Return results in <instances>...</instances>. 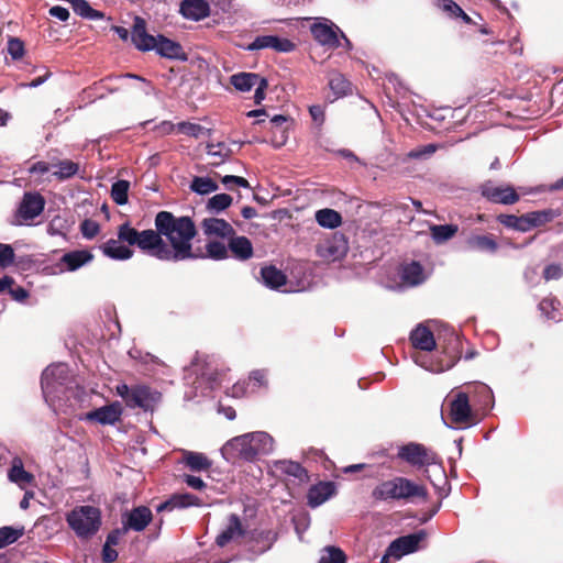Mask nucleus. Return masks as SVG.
I'll return each mask as SVG.
<instances>
[{"mask_svg":"<svg viewBox=\"0 0 563 563\" xmlns=\"http://www.w3.org/2000/svg\"><path fill=\"white\" fill-rule=\"evenodd\" d=\"M261 76L255 73H238L230 77V84L241 92L250 91L260 81Z\"/></svg>","mask_w":563,"mask_h":563,"instance_id":"nucleus-35","label":"nucleus"},{"mask_svg":"<svg viewBox=\"0 0 563 563\" xmlns=\"http://www.w3.org/2000/svg\"><path fill=\"white\" fill-rule=\"evenodd\" d=\"M336 493V487L333 482H319L312 485L307 494L308 505L311 508L321 506L329 500Z\"/></svg>","mask_w":563,"mask_h":563,"instance_id":"nucleus-20","label":"nucleus"},{"mask_svg":"<svg viewBox=\"0 0 563 563\" xmlns=\"http://www.w3.org/2000/svg\"><path fill=\"white\" fill-rule=\"evenodd\" d=\"M201 229L207 236L230 239L235 234L233 227L220 218H207L201 222Z\"/></svg>","mask_w":563,"mask_h":563,"instance_id":"nucleus-21","label":"nucleus"},{"mask_svg":"<svg viewBox=\"0 0 563 563\" xmlns=\"http://www.w3.org/2000/svg\"><path fill=\"white\" fill-rule=\"evenodd\" d=\"M309 113L317 124H322L324 122V109L320 104H313L309 107Z\"/></svg>","mask_w":563,"mask_h":563,"instance_id":"nucleus-62","label":"nucleus"},{"mask_svg":"<svg viewBox=\"0 0 563 563\" xmlns=\"http://www.w3.org/2000/svg\"><path fill=\"white\" fill-rule=\"evenodd\" d=\"M152 518L153 515L148 507H135L123 518V530H133L136 532H141L150 525Z\"/></svg>","mask_w":563,"mask_h":563,"instance_id":"nucleus-17","label":"nucleus"},{"mask_svg":"<svg viewBox=\"0 0 563 563\" xmlns=\"http://www.w3.org/2000/svg\"><path fill=\"white\" fill-rule=\"evenodd\" d=\"M560 306L561 303L556 298H544L539 303V309L548 319L560 321L563 318Z\"/></svg>","mask_w":563,"mask_h":563,"instance_id":"nucleus-42","label":"nucleus"},{"mask_svg":"<svg viewBox=\"0 0 563 563\" xmlns=\"http://www.w3.org/2000/svg\"><path fill=\"white\" fill-rule=\"evenodd\" d=\"M317 223L324 229H336L342 224V216L330 208L320 209L316 212Z\"/></svg>","mask_w":563,"mask_h":563,"instance_id":"nucleus-37","label":"nucleus"},{"mask_svg":"<svg viewBox=\"0 0 563 563\" xmlns=\"http://www.w3.org/2000/svg\"><path fill=\"white\" fill-rule=\"evenodd\" d=\"M399 274L401 282L410 287L419 286L427 279L422 265L416 261L402 265Z\"/></svg>","mask_w":563,"mask_h":563,"instance_id":"nucleus-28","label":"nucleus"},{"mask_svg":"<svg viewBox=\"0 0 563 563\" xmlns=\"http://www.w3.org/2000/svg\"><path fill=\"white\" fill-rule=\"evenodd\" d=\"M92 258L93 255L89 251L76 250L65 253L60 258V263L66 265L67 271L74 272L91 262Z\"/></svg>","mask_w":563,"mask_h":563,"instance_id":"nucleus-33","label":"nucleus"},{"mask_svg":"<svg viewBox=\"0 0 563 563\" xmlns=\"http://www.w3.org/2000/svg\"><path fill=\"white\" fill-rule=\"evenodd\" d=\"M318 563H346L345 553L338 547H325Z\"/></svg>","mask_w":563,"mask_h":563,"instance_id":"nucleus-46","label":"nucleus"},{"mask_svg":"<svg viewBox=\"0 0 563 563\" xmlns=\"http://www.w3.org/2000/svg\"><path fill=\"white\" fill-rule=\"evenodd\" d=\"M158 55L169 59H186L183 47L179 43L172 41L164 35H157L154 49Z\"/></svg>","mask_w":563,"mask_h":563,"instance_id":"nucleus-29","label":"nucleus"},{"mask_svg":"<svg viewBox=\"0 0 563 563\" xmlns=\"http://www.w3.org/2000/svg\"><path fill=\"white\" fill-rule=\"evenodd\" d=\"M459 228L455 224H434L430 228L431 238L437 244L444 243L452 239Z\"/></svg>","mask_w":563,"mask_h":563,"instance_id":"nucleus-41","label":"nucleus"},{"mask_svg":"<svg viewBox=\"0 0 563 563\" xmlns=\"http://www.w3.org/2000/svg\"><path fill=\"white\" fill-rule=\"evenodd\" d=\"M45 207V200L38 192H25L15 212L16 224H30Z\"/></svg>","mask_w":563,"mask_h":563,"instance_id":"nucleus-10","label":"nucleus"},{"mask_svg":"<svg viewBox=\"0 0 563 563\" xmlns=\"http://www.w3.org/2000/svg\"><path fill=\"white\" fill-rule=\"evenodd\" d=\"M177 129V124L170 121H162L155 126V131L161 135H169Z\"/></svg>","mask_w":563,"mask_h":563,"instance_id":"nucleus-64","label":"nucleus"},{"mask_svg":"<svg viewBox=\"0 0 563 563\" xmlns=\"http://www.w3.org/2000/svg\"><path fill=\"white\" fill-rule=\"evenodd\" d=\"M232 197L228 194H217L207 202V209L212 213H220L232 203Z\"/></svg>","mask_w":563,"mask_h":563,"instance_id":"nucleus-48","label":"nucleus"},{"mask_svg":"<svg viewBox=\"0 0 563 563\" xmlns=\"http://www.w3.org/2000/svg\"><path fill=\"white\" fill-rule=\"evenodd\" d=\"M206 505V501H203L200 497L190 494V493H181V494H174L169 499L162 503L157 507V511H172L174 509H185L188 507H202Z\"/></svg>","mask_w":563,"mask_h":563,"instance_id":"nucleus-18","label":"nucleus"},{"mask_svg":"<svg viewBox=\"0 0 563 563\" xmlns=\"http://www.w3.org/2000/svg\"><path fill=\"white\" fill-rule=\"evenodd\" d=\"M154 223L155 230L137 231L125 222L118 228L119 238L163 262L177 263L198 258L192 249L197 229L190 217H176L169 211H159Z\"/></svg>","mask_w":563,"mask_h":563,"instance_id":"nucleus-1","label":"nucleus"},{"mask_svg":"<svg viewBox=\"0 0 563 563\" xmlns=\"http://www.w3.org/2000/svg\"><path fill=\"white\" fill-rule=\"evenodd\" d=\"M275 466L282 473L295 477L300 483H306L309 479L308 472L298 462L282 460L277 461Z\"/></svg>","mask_w":563,"mask_h":563,"instance_id":"nucleus-34","label":"nucleus"},{"mask_svg":"<svg viewBox=\"0 0 563 563\" xmlns=\"http://www.w3.org/2000/svg\"><path fill=\"white\" fill-rule=\"evenodd\" d=\"M8 53L12 57V59L18 60L24 54V44L19 38H10L8 43Z\"/></svg>","mask_w":563,"mask_h":563,"instance_id":"nucleus-57","label":"nucleus"},{"mask_svg":"<svg viewBox=\"0 0 563 563\" xmlns=\"http://www.w3.org/2000/svg\"><path fill=\"white\" fill-rule=\"evenodd\" d=\"M474 393L478 396V402L482 409H488L493 406L494 395L492 389L483 383L473 386Z\"/></svg>","mask_w":563,"mask_h":563,"instance_id":"nucleus-51","label":"nucleus"},{"mask_svg":"<svg viewBox=\"0 0 563 563\" xmlns=\"http://www.w3.org/2000/svg\"><path fill=\"white\" fill-rule=\"evenodd\" d=\"M426 537L427 533L424 530L399 537L389 544L387 554L395 559H401L404 555L413 553L419 549L420 542L423 541Z\"/></svg>","mask_w":563,"mask_h":563,"instance_id":"nucleus-13","label":"nucleus"},{"mask_svg":"<svg viewBox=\"0 0 563 563\" xmlns=\"http://www.w3.org/2000/svg\"><path fill=\"white\" fill-rule=\"evenodd\" d=\"M244 533L245 530L242 526L240 517L236 514H231L228 517L227 527L216 538V543L218 547L223 548L231 541H234L238 538L243 537Z\"/></svg>","mask_w":563,"mask_h":563,"instance_id":"nucleus-22","label":"nucleus"},{"mask_svg":"<svg viewBox=\"0 0 563 563\" xmlns=\"http://www.w3.org/2000/svg\"><path fill=\"white\" fill-rule=\"evenodd\" d=\"M440 7L443 11L448 12L450 16L462 18L465 22H470V16L462 10V8L453 0H441Z\"/></svg>","mask_w":563,"mask_h":563,"instance_id":"nucleus-53","label":"nucleus"},{"mask_svg":"<svg viewBox=\"0 0 563 563\" xmlns=\"http://www.w3.org/2000/svg\"><path fill=\"white\" fill-rule=\"evenodd\" d=\"M183 481L188 487L195 490H203L207 487V484L199 476L184 474Z\"/></svg>","mask_w":563,"mask_h":563,"instance_id":"nucleus-59","label":"nucleus"},{"mask_svg":"<svg viewBox=\"0 0 563 563\" xmlns=\"http://www.w3.org/2000/svg\"><path fill=\"white\" fill-rule=\"evenodd\" d=\"M437 147L433 144L424 145L420 148L412 150L408 153V157L413 159H423L427 157H430L434 152Z\"/></svg>","mask_w":563,"mask_h":563,"instance_id":"nucleus-58","label":"nucleus"},{"mask_svg":"<svg viewBox=\"0 0 563 563\" xmlns=\"http://www.w3.org/2000/svg\"><path fill=\"white\" fill-rule=\"evenodd\" d=\"M207 153L210 156L218 157L219 162H217L216 165H219L230 157L231 150L223 142L217 144L209 143L207 145Z\"/></svg>","mask_w":563,"mask_h":563,"instance_id":"nucleus-52","label":"nucleus"},{"mask_svg":"<svg viewBox=\"0 0 563 563\" xmlns=\"http://www.w3.org/2000/svg\"><path fill=\"white\" fill-rule=\"evenodd\" d=\"M218 188V184L210 177L196 176L190 184V189L198 195H208L217 191Z\"/></svg>","mask_w":563,"mask_h":563,"instance_id":"nucleus-43","label":"nucleus"},{"mask_svg":"<svg viewBox=\"0 0 563 563\" xmlns=\"http://www.w3.org/2000/svg\"><path fill=\"white\" fill-rule=\"evenodd\" d=\"M409 340L415 349L423 352H431L438 346L432 331L422 323L411 330Z\"/></svg>","mask_w":563,"mask_h":563,"instance_id":"nucleus-19","label":"nucleus"},{"mask_svg":"<svg viewBox=\"0 0 563 563\" xmlns=\"http://www.w3.org/2000/svg\"><path fill=\"white\" fill-rule=\"evenodd\" d=\"M555 213L551 209L538 210L527 212L522 216L501 213L497 216V221L506 227L518 232H528L534 228L544 225L552 221Z\"/></svg>","mask_w":563,"mask_h":563,"instance_id":"nucleus-6","label":"nucleus"},{"mask_svg":"<svg viewBox=\"0 0 563 563\" xmlns=\"http://www.w3.org/2000/svg\"><path fill=\"white\" fill-rule=\"evenodd\" d=\"M349 251L347 241L342 233H334L330 239L324 240L317 246L319 257L335 262L343 258Z\"/></svg>","mask_w":563,"mask_h":563,"instance_id":"nucleus-12","label":"nucleus"},{"mask_svg":"<svg viewBox=\"0 0 563 563\" xmlns=\"http://www.w3.org/2000/svg\"><path fill=\"white\" fill-rule=\"evenodd\" d=\"M264 48H272L278 53H290L296 48V45L290 40L277 35H260L246 47L247 51H260Z\"/></svg>","mask_w":563,"mask_h":563,"instance_id":"nucleus-15","label":"nucleus"},{"mask_svg":"<svg viewBox=\"0 0 563 563\" xmlns=\"http://www.w3.org/2000/svg\"><path fill=\"white\" fill-rule=\"evenodd\" d=\"M15 254L10 244L0 243V267L7 268L14 263Z\"/></svg>","mask_w":563,"mask_h":563,"instance_id":"nucleus-54","label":"nucleus"},{"mask_svg":"<svg viewBox=\"0 0 563 563\" xmlns=\"http://www.w3.org/2000/svg\"><path fill=\"white\" fill-rule=\"evenodd\" d=\"M57 169L53 173V175L60 180L68 179L75 176L79 170V165L70 159L59 161L54 165Z\"/></svg>","mask_w":563,"mask_h":563,"instance_id":"nucleus-44","label":"nucleus"},{"mask_svg":"<svg viewBox=\"0 0 563 563\" xmlns=\"http://www.w3.org/2000/svg\"><path fill=\"white\" fill-rule=\"evenodd\" d=\"M428 490L423 485L404 477L395 476L377 484L372 490L376 501H410L413 498L427 499Z\"/></svg>","mask_w":563,"mask_h":563,"instance_id":"nucleus-3","label":"nucleus"},{"mask_svg":"<svg viewBox=\"0 0 563 563\" xmlns=\"http://www.w3.org/2000/svg\"><path fill=\"white\" fill-rule=\"evenodd\" d=\"M563 275V268L559 264H550L543 271L545 280L559 279Z\"/></svg>","mask_w":563,"mask_h":563,"instance_id":"nucleus-60","label":"nucleus"},{"mask_svg":"<svg viewBox=\"0 0 563 563\" xmlns=\"http://www.w3.org/2000/svg\"><path fill=\"white\" fill-rule=\"evenodd\" d=\"M66 521L78 538L90 539L101 527V511L89 505L76 506L68 512Z\"/></svg>","mask_w":563,"mask_h":563,"instance_id":"nucleus-4","label":"nucleus"},{"mask_svg":"<svg viewBox=\"0 0 563 563\" xmlns=\"http://www.w3.org/2000/svg\"><path fill=\"white\" fill-rule=\"evenodd\" d=\"M206 253H197L198 258H210L213 261H222L229 257V249L221 241L211 240L206 243Z\"/></svg>","mask_w":563,"mask_h":563,"instance_id":"nucleus-36","label":"nucleus"},{"mask_svg":"<svg viewBox=\"0 0 563 563\" xmlns=\"http://www.w3.org/2000/svg\"><path fill=\"white\" fill-rule=\"evenodd\" d=\"M468 251L494 254L498 250V243L492 234H471L465 240Z\"/></svg>","mask_w":563,"mask_h":563,"instance_id":"nucleus-26","label":"nucleus"},{"mask_svg":"<svg viewBox=\"0 0 563 563\" xmlns=\"http://www.w3.org/2000/svg\"><path fill=\"white\" fill-rule=\"evenodd\" d=\"M274 439L264 431L250 432L229 440L222 448L225 460L240 459L252 462L260 455L273 452Z\"/></svg>","mask_w":563,"mask_h":563,"instance_id":"nucleus-2","label":"nucleus"},{"mask_svg":"<svg viewBox=\"0 0 563 563\" xmlns=\"http://www.w3.org/2000/svg\"><path fill=\"white\" fill-rule=\"evenodd\" d=\"M131 246L125 241L110 239L100 245V250L104 256L115 260V261H126L133 256V251L129 247Z\"/></svg>","mask_w":563,"mask_h":563,"instance_id":"nucleus-24","label":"nucleus"},{"mask_svg":"<svg viewBox=\"0 0 563 563\" xmlns=\"http://www.w3.org/2000/svg\"><path fill=\"white\" fill-rule=\"evenodd\" d=\"M278 538L277 532L274 530H261L254 536V548L257 549L258 553L268 551Z\"/></svg>","mask_w":563,"mask_h":563,"instance_id":"nucleus-40","label":"nucleus"},{"mask_svg":"<svg viewBox=\"0 0 563 563\" xmlns=\"http://www.w3.org/2000/svg\"><path fill=\"white\" fill-rule=\"evenodd\" d=\"M80 232L84 238L91 240L100 232V225L95 220L85 219L80 223Z\"/></svg>","mask_w":563,"mask_h":563,"instance_id":"nucleus-55","label":"nucleus"},{"mask_svg":"<svg viewBox=\"0 0 563 563\" xmlns=\"http://www.w3.org/2000/svg\"><path fill=\"white\" fill-rule=\"evenodd\" d=\"M24 533V528L4 526L0 528V549L18 541Z\"/></svg>","mask_w":563,"mask_h":563,"instance_id":"nucleus-47","label":"nucleus"},{"mask_svg":"<svg viewBox=\"0 0 563 563\" xmlns=\"http://www.w3.org/2000/svg\"><path fill=\"white\" fill-rule=\"evenodd\" d=\"M123 409L119 401L97 408L86 413L85 419L102 426L114 424L122 416Z\"/></svg>","mask_w":563,"mask_h":563,"instance_id":"nucleus-16","label":"nucleus"},{"mask_svg":"<svg viewBox=\"0 0 563 563\" xmlns=\"http://www.w3.org/2000/svg\"><path fill=\"white\" fill-rule=\"evenodd\" d=\"M229 253L239 261H246L253 256V245L246 236H236L235 234L229 239Z\"/></svg>","mask_w":563,"mask_h":563,"instance_id":"nucleus-32","label":"nucleus"},{"mask_svg":"<svg viewBox=\"0 0 563 563\" xmlns=\"http://www.w3.org/2000/svg\"><path fill=\"white\" fill-rule=\"evenodd\" d=\"M254 87H255L254 102L256 104H260L265 99V90L268 87V81L266 78L261 77L260 81Z\"/></svg>","mask_w":563,"mask_h":563,"instance_id":"nucleus-61","label":"nucleus"},{"mask_svg":"<svg viewBox=\"0 0 563 563\" xmlns=\"http://www.w3.org/2000/svg\"><path fill=\"white\" fill-rule=\"evenodd\" d=\"M450 417L454 423H467L471 417L470 399L466 393H459L450 406Z\"/></svg>","mask_w":563,"mask_h":563,"instance_id":"nucleus-27","label":"nucleus"},{"mask_svg":"<svg viewBox=\"0 0 563 563\" xmlns=\"http://www.w3.org/2000/svg\"><path fill=\"white\" fill-rule=\"evenodd\" d=\"M177 130L178 132L195 139H199L205 133H207L208 135L211 134L210 129H206L205 126L198 123L187 121L177 123Z\"/></svg>","mask_w":563,"mask_h":563,"instance_id":"nucleus-50","label":"nucleus"},{"mask_svg":"<svg viewBox=\"0 0 563 563\" xmlns=\"http://www.w3.org/2000/svg\"><path fill=\"white\" fill-rule=\"evenodd\" d=\"M209 12V4L205 0H184L180 4V13L194 21L208 16Z\"/></svg>","mask_w":563,"mask_h":563,"instance_id":"nucleus-31","label":"nucleus"},{"mask_svg":"<svg viewBox=\"0 0 563 563\" xmlns=\"http://www.w3.org/2000/svg\"><path fill=\"white\" fill-rule=\"evenodd\" d=\"M129 188L130 183L128 180H117L111 187L112 200L119 206L125 205L128 202Z\"/></svg>","mask_w":563,"mask_h":563,"instance_id":"nucleus-49","label":"nucleus"},{"mask_svg":"<svg viewBox=\"0 0 563 563\" xmlns=\"http://www.w3.org/2000/svg\"><path fill=\"white\" fill-rule=\"evenodd\" d=\"M131 38L137 49L148 52L154 49L157 36L150 35L146 32L144 20L136 18L132 29Z\"/></svg>","mask_w":563,"mask_h":563,"instance_id":"nucleus-23","label":"nucleus"},{"mask_svg":"<svg viewBox=\"0 0 563 563\" xmlns=\"http://www.w3.org/2000/svg\"><path fill=\"white\" fill-rule=\"evenodd\" d=\"M397 456L418 468L433 465L438 462V455L432 450L417 442H409L401 445L398 449Z\"/></svg>","mask_w":563,"mask_h":563,"instance_id":"nucleus-9","label":"nucleus"},{"mask_svg":"<svg viewBox=\"0 0 563 563\" xmlns=\"http://www.w3.org/2000/svg\"><path fill=\"white\" fill-rule=\"evenodd\" d=\"M8 479L21 489H25L34 483L35 477L32 473L24 470L21 457L15 456L12 459L11 466L8 470Z\"/></svg>","mask_w":563,"mask_h":563,"instance_id":"nucleus-25","label":"nucleus"},{"mask_svg":"<svg viewBox=\"0 0 563 563\" xmlns=\"http://www.w3.org/2000/svg\"><path fill=\"white\" fill-rule=\"evenodd\" d=\"M263 284L272 289H278L286 284L285 274L275 266H265L261 269Z\"/></svg>","mask_w":563,"mask_h":563,"instance_id":"nucleus-38","label":"nucleus"},{"mask_svg":"<svg viewBox=\"0 0 563 563\" xmlns=\"http://www.w3.org/2000/svg\"><path fill=\"white\" fill-rule=\"evenodd\" d=\"M221 183L224 185V187L229 190L233 189V186H239L243 188H251L250 183L247 179L234 176V175H225L221 178Z\"/></svg>","mask_w":563,"mask_h":563,"instance_id":"nucleus-56","label":"nucleus"},{"mask_svg":"<svg viewBox=\"0 0 563 563\" xmlns=\"http://www.w3.org/2000/svg\"><path fill=\"white\" fill-rule=\"evenodd\" d=\"M49 15L58 19L59 21H67L69 18V11L60 5H54L49 9Z\"/></svg>","mask_w":563,"mask_h":563,"instance_id":"nucleus-63","label":"nucleus"},{"mask_svg":"<svg viewBox=\"0 0 563 563\" xmlns=\"http://www.w3.org/2000/svg\"><path fill=\"white\" fill-rule=\"evenodd\" d=\"M329 87L338 97L345 96L351 90L350 81L340 73H333L330 76Z\"/></svg>","mask_w":563,"mask_h":563,"instance_id":"nucleus-45","label":"nucleus"},{"mask_svg":"<svg viewBox=\"0 0 563 563\" xmlns=\"http://www.w3.org/2000/svg\"><path fill=\"white\" fill-rule=\"evenodd\" d=\"M186 371L197 374L194 385L197 390H200L201 395H207L221 384L223 379V373L219 372L218 368L212 365V362L207 360L203 361V364H200L199 360H197Z\"/></svg>","mask_w":563,"mask_h":563,"instance_id":"nucleus-8","label":"nucleus"},{"mask_svg":"<svg viewBox=\"0 0 563 563\" xmlns=\"http://www.w3.org/2000/svg\"><path fill=\"white\" fill-rule=\"evenodd\" d=\"M481 195L488 201L499 205H514L519 201L520 196L510 185H497L492 180H487L479 187Z\"/></svg>","mask_w":563,"mask_h":563,"instance_id":"nucleus-11","label":"nucleus"},{"mask_svg":"<svg viewBox=\"0 0 563 563\" xmlns=\"http://www.w3.org/2000/svg\"><path fill=\"white\" fill-rule=\"evenodd\" d=\"M185 465L194 472L207 471L211 467V461L198 452L186 451L184 454Z\"/></svg>","mask_w":563,"mask_h":563,"instance_id":"nucleus-39","label":"nucleus"},{"mask_svg":"<svg viewBox=\"0 0 563 563\" xmlns=\"http://www.w3.org/2000/svg\"><path fill=\"white\" fill-rule=\"evenodd\" d=\"M115 391L123 399L126 407L131 409L141 408L145 411L153 410L154 406L161 399L159 393L152 390L148 386L143 384L129 386L122 383L117 385Z\"/></svg>","mask_w":563,"mask_h":563,"instance_id":"nucleus-5","label":"nucleus"},{"mask_svg":"<svg viewBox=\"0 0 563 563\" xmlns=\"http://www.w3.org/2000/svg\"><path fill=\"white\" fill-rule=\"evenodd\" d=\"M340 29L328 19H320L318 22L311 25V33L314 40L330 48H336L341 46L338 32Z\"/></svg>","mask_w":563,"mask_h":563,"instance_id":"nucleus-14","label":"nucleus"},{"mask_svg":"<svg viewBox=\"0 0 563 563\" xmlns=\"http://www.w3.org/2000/svg\"><path fill=\"white\" fill-rule=\"evenodd\" d=\"M69 368L64 363L53 364L44 369L41 377V387L47 404L54 401L57 394L67 384Z\"/></svg>","mask_w":563,"mask_h":563,"instance_id":"nucleus-7","label":"nucleus"},{"mask_svg":"<svg viewBox=\"0 0 563 563\" xmlns=\"http://www.w3.org/2000/svg\"><path fill=\"white\" fill-rule=\"evenodd\" d=\"M412 358L417 365L432 373H442L444 371H448L452 368L455 363L454 357L452 355L448 356L445 360H435L428 355L417 353L412 356Z\"/></svg>","mask_w":563,"mask_h":563,"instance_id":"nucleus-30","label":"nucleus"}]
</instances>
